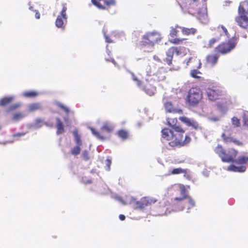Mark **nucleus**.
<instances>
[{"label": "nucleus", "instance_id": "obj_53", "mask_svg": "<svg viewBox=\"0 0 248 248\" xmlns=\"http://www.w3.org/2000/svg\"><path fill=\"white\" fill-rule=\"evenodd\" d=\"M172 48L174 49V53L176 55H179L181 54L180 51L177 47H171Z\"/></svg>", "mask_w": 248, "mask_h": 248}, {"label": "nucleus", "instance_id": "obj_8", "mask_svg": "<svg viewBox=\"0 0 248 248\" xmlns=\"http://www.w3.org/2000/svg\"><path fill=\"white\" fill-rule=\"evenodd\" d=\"M179 120L186 126L191 127V129L197 131L202 130L201 125L192 118L182 116L179 118Z\"/></svg>", "mask_w": 248, "mask_h": 248}, {"label": "nucleus", "instance_id": "obj_34", "mask_svg": "<svg viewBox=\"0 0 248 248\" xmlns=\"http://www.w3.org/2000/svg\"><path fill=\"white\" fill-rule=\"evenodd\" d=\"M44 122L43 119L37 118L35 120L34 123V128L39 129L42 126V123Z\"/></svg>", "mask_w": 248, "mask_h": 248}, {"label": "nucleus", "instance_id": "obj_18", "mask_svg": "<svg viewBox=\"0 0 248 248\" xmlns=\"http://www.w3.org/2000/svg\"><path fill=\"white\" fill-rule=\"evenodd\" d=\"M218 56L217 55H208L206 57L207 62L211 65H215L218 60Z\"/></svg>", "mask_w": 248, "mask_h": 248}, {"label": "nucleus", "instance_id": "obj_60", "mask_svg": "<svg viewBox=\"0 0 248 248\" xmlns=\"http://www.w3.org/2000/svg\"><path fill=\"white\" fill-rule=\"evenodd\" d=\"M83 182L84 183H85V184H91L92 183V181H91V180H90V179H88V180H84L83 179Z\"/></svg>", "mask_w": 248, "mask_h": 248}, {"label": "nucleus", "instance_id": "obj_3", "mask_svg": "<svg viewBox=\"0 0 248 248\" xmlns=\"http://www.w3.org/2000/svg\"><path fill=\"white\" fill-rule=\"evenodd\" d=\"M161 39V34L156 31L149 32L145 34L142 38V45L147 46L148 49L144 51L152 52L154 49V46Z\"/></svg>", "mask_w": 248, "mask_h": 248}, {"label": "nucleus", "instance_id": "obj_54", "mask_svg": "<svg viewBox=\"0 0 248 248\" xmlns=\"http://www.w3.org/2000/svg\"><path fill=\"white\" fill-rule=\"evenodd\" d=\"M27 132H19L13 135L14 137H21L24 136Z\"/></svg>", "mask_w": 248, "mask_h": 248}, {"label": "nucleus", "instance_id": "obj_52", "mask_svg": "<svg viewBox=\"0 0 248 248\" xmlns=\"http://www.w3.org/2000/svg\"><path fill=\"white\" fill-rule=\"evenodd\" d=\"M209 120L212 122H217L219 121V118L218 117L212 116L208 118Z\"/></svg>", "mask_w": 248, "mask_h": 248}, {"label": "nucleus", "instance_id": "obj_4", "mask_svg": "<svg viewBox=\"0 0 248 248\" xmlns=\"http://www.w3.org/2000/svg\"><path fill=\"white\" fill-rule=\"evenodd\" d=\"M202 93L198 88H191L188 92L187 96V101L190 105L197 104L202 99Z\"/></svg>", "mask_w": 248, "mask_h": 248}, {"label": "nucleus", "instance_id": "obj_58", "mask_svg": "<svg viewBox=\"0 0 248 248\" xmlns=\"http://www.w3.org/2000/svg\"><path fill=\"white\" fill-rule=\"evenodd\" d=\"M153 59L155 61L157 62H161L160 59L156 55L154 56Z\"/></svg>", "mask_w": 248, "mask_h": 248}, {"label": "nucleus", "instance_id": "obj_12", "mask_svg": "<svg viewBox=\"0 0 248 248\" xmlns=\"http://www.w3.org/2000/svg\"><path fill=\"white\" fill-rule=\"evenodd\" d=\"M164 108L166 112L177 113H181L182 110L174 108L172 103L170 102H164Z\"/></svg>", "mask_w": 248, "mask_h": 248}, {"label": "nucleus", "instance_id": "obj_39", "mask_svg": "<svg viewBox=\"0 0 248 248\" xmlns=\"http://www.w3.org/2000/svg\"><path fill=\"white\" fill-rule=\"evenodd\" d=\"M67 10V7H66L65 4H63L62 9V11L60 13V16L63 19H65V21H66L67 17L66 16V12Z\"/></svg>", "mask_w": 248, "mask_h": 248}, {"label": "nucleus", "instance_id": "obj_47", "mask_svg": "<svg viewBox=\"0 0 248 248\" xmlns=\"http://www.w3.org/2000/svg\"><path fill=\"white\" fill-rule=\"evenodd\" d=\"M114 199L115 200L118 201L120 202H121L123 205H126V204H128V203L124 201V200H123L122 199V198H121L120 197H119L118 195H116L114 197Z\"/></svg>", "mask_w": 248, "mask_h": 248}, {"label": "nucleus", "instance_id": "obj_64", "mask_svg": "<svg viewBox=\"0 0 248 248\" xmlns=\"http://www.w3.org/2000/svg\"><path fill=\"white\" fill-rule=\"evenodd\" d=\"M221 108H222V111H226L227 110V108L226 106L222 107V105L220 106Z\"/></svg>", "mask_w": 248, "mask_h": 248}, {"label": "nucleus", "instance_id": "obj_14", "mask_svg": "<svg viewBox=\"0 0 248 248\" xmlns=\"http://www.w3.org/2000/svg\"><path fill=\"white\" fill-rule=\"evenodd\" d=\"M127 72H128L131 76V78L135 84L140 89L143 88L142 82L136 76L134 73L128 69H126Z\"/></svg>", "mask_w": 248, "mask_h": 248}, {"label": "nucleus", "instance_id": "obj_40", "mask_svg": "<svg viewBox=\"0 0 248 248\" xmlns=\"http://www.w3.org/2000/svg\"><path fill=\"white\" fill-rule=\"evenodd\" d=\"M92 3L96 6L98 9L101 10H104L106 9L105 6L102 5L99 1L97 0H91Z\"/></svg>", "mask_w": 248, "mask_h": 248}, {"label": "nucleus", "instance_id": "obj_27", "mask_svg": "<svg viewBox=\"0 0 248 248\" xmlns=\"http://www.w3.org/2000/svg\"><path fill=\"white\" fill-rule=\"evenodd\" d=\"M186 190L184 186H180V193L181 195V197H176L174 200L176 201H182L186 197Z\"/></svg>", "mask_w": 248, "mask_h": 248}, {"label": "nucleus", "instance_id": "obj_62", "mask_svg": "<svg viewBox=\"0 0 248 248\" xmlns=\"http://www.w3.org/2000/svg\"><path fill=\"white\" fill-rule=\"evenodd\" d=\"M27 125L29 128H34V124H28Z\"/></svg>", "mask_w": 248, "mask_h": 248}, {"label": "nucleus", "instance_id": "obj_23", "mask_svg": "<svg viewBox=\"0 0 248 248\" xmlns=\"http://www.w3.org/2000/svg\"><path fill=\"white\" fill-rule=\"evenodd\" d=\"M56 127L57 131L56 132L57 135H60L64 132V126L62 122L59 118H56Z\"/></svg>", "mask_w": 248, "mask_h": 248}, {"label": "nucleus", "instance_id": "obj_20", "mask_svg": "<svg viewBox=\"0 0 248 248\" xmlns=\"http://www.w3.org/2000/svg\"><path fill=\"white\" fill-rule=\"evenodd\" d=\"M248 161V156L242 155L239 156L237 158L235 159L234 162L232 163H235L238 165H243L246 164Z\"/></svg>", "mask_w": 248, "mask_h": 248}, {"label": "nucleus", "instance_id": "obj_29", "mask_svg": "<svg viewBox=\"0 0 248 248\" xmlns=\"http://www.w3.org/2000/svg\"><path fill=\"white\" fill-rule=\"evenodd\" d=\"M73 134L74 136V140L76 144L78 145H81L82 141L81 140L80 135L78 134V130H75L73 132Z\"/></svg>", "mask_w": 248, "mask_h": 248}, {"label": "nucleus", "instance_id": "obj_28", "mask_svg": "<svg viewBox=\"0 0 248 248\" xmlns=\"http://www.w3.org/2000/svg\"><path fill=\"white\" fill-rule=\"evenodd\" d=\"M167 121L168 124L170 127V128H168L169 129L173 130L174 127L177 126V125H176V123L177 121V120L176 118L170 119V118H168L167 119Z\"/></svg>", "mask_w": 248, "mask_h": 248}, {"label": "nucleus", "instance_id": "obj_1", "mask_svg": "<svg viewBox=\"0 0 248 248\" xmlns=\"http://www.w3.org/2000/svg\"><path fill=\"white\" fill-rule=\"evenodd\" d=\"M161 132L163 139L172 140L169 143V145L172 147L184 146L188 144L191 140L190 138L188 136H186L185 140H182L185 131L180 126L174 127L173 130L165 128L162 130Z\"/></svg>", "mask_w": 248, "mask_h": 248}, {"label": "nucleus", "instance_id": "obj_2", "mask_svg": "<svg viewBox=\"0 0 248 248\" xmlns=\"http://www.w3.org/2000/svg\"><path fill=\"white\" fill-rule=\"evenodd\" d=\"M215 152L218 155L222 162L227 163L234 162L237 155V151L234 149L224 150L221 146L219 145L215 149Z\"/></svg>", "mask_w": 248, "mask_h": 248}, {"label": "nucleus", "instance_id": "obj_9", "mask_svg": "<svg viewBox=\"0 0 248 248\" xmlns=\"http://www.w3.org/2000/svg\"><path fill=\"white\" fill-rule=\"evenodd\" d=\"M187 10H188V13L190 14L195 15L197 13L199 15V17H202L205 20L207 18V10L205 3H204L201 8H197V5L195 6L193 8H192L191 7L189 9Z\"/></svg>", "mask_w": 248, "mask_h": 248}, {"label": "nucleus", "instance_id": "obj_63", "mask_svg": "<svg viewBox=\"0 0 248 248\" xmlns=\"http://www.w3.org/2000/svg\"><path fill=\"white\" fill-rule=\"evenodd\" d=\"M64 119V121H65V122L66 123V124H68V123H69V119H68V118L67 116H65L63 118Z\"/></svg>", "mask_w": 248, "mask_h": 248}, {"label": "nucleus", "instance_id": "obj_48", "mask_svg": "<svg viewBox=\"0 0 248 248\" xmlns=\"http://www.w3.org/2000/svg\"><path fill=\"white\" fill-rule=\"evenodd\" d=\"M184 39H180L179 38H174L170 40V42L174 44H180Z\"/></svg>", "mask_w": 248, "mask_h": 248}, {"label": "nucleus", "instance_id": "obj_21", "mask_svg": "<svg viewBox=\"0 0 248 248\" xmlns=\"http://www.w3.org/2000/svg\"><path fill=\"white\" fill-rule=\"evenodd\" d=\"M174 50L175 49L170 47L166 52L167 58L166 59V61L169 65H170L171 63L172 57L174 54Z\"/></svg>", "mask_w": 248, "mask_h": 248}, {"label": "nucleus", "instance_id": "obj_55", "mask_svg": "<svg viewBox=\"0 0 248 248\" xmlns=\"http://www.w3.org/2000/svg\"><path fill=\"white\" fill-rule=\"evenodd\" d=\"M217 41V40L215 38H212L211 39V40H210L209 41V44L210 46H211L212 45H213L215 42Z\"/></svg>", "mask_w": 248, "mask_h": 248}, {"label": "nucleus", "instance_id": "obj_19", "mask_svg": "<svg viewBox=\"0 0 248 248\" xmlns=\"http://www.w3.org/2000/svg\"><path fill=\"white\" fill-rule=\"evenodd\" d=\"M208 97L210 100H214L217 99L218 92L213 89H208L207 91Z\"/></svg>", "mask_w": 248, "mask_h": 248}, {"label": "nucleus", "instance_id": "obj_26", "mask_svg": "<svg viewBox=\"0 0 248 248\" xmlns=\"http://www.w3.org/2000/svg\"><path fill=\"white\" fill-rule=\"evenodd\" d=\"M92 134L97 138L98 139L102 140H104L106 139V138L101 135L98 131H96L94 128L93 127H90Z\"/></svg>", "mask_w": 248, "mask_h": 248}, {"label": "nucleus", "instance_id": "obj_5", "mask_svg": "<svg viewBox=\"0 0 248 248\" xmlns=\"http://www.w3.org/2000/svg\"><path fill=\"white\" fill-rule=\"evenodd\" d=\"M165 78V71L163 67L159 68L157 71L152 74L151 72H147L146 77H145L146 82H149L150 81H161L164 80Z\"/></svg>", "mask_w": 248, "mask_h": 248}, {"label": "nucleus", "instance_id": "obj_49", "mask_svg": "<svg viewBox=\"0 0 248 248\" xmlns=\"http://www.w3.org/2000/svg\"><path fill=\"white\" fill-rule=\"evenodd\" d=\"M83 157L84 160L87 161L89 159V152L87 150H84L83 152Z\"/></svg>", "mask_w": 248, "mask_h": 248}, {"label": "nucleus", "instance_id": "obj_57", "mask_svg": "<svg viewBox=\"0 0 248 248\" xmlns=\"http://www.w3.org/2000/svg\"><path fill=\"white\" fill-rule=\"evenodd\" d=\"M34 12H36V13H35V17L37 19H39L40 17V13L37 10H35Z\"/></svg>", "mask_w": 248, "mask_h": 248}, {"label": "nucleus", "instance_id": "obj_25", "mask_svg": "<svg viewBox=\"0 0 248 248\" xmlns=\"http://www.w3.org/2000/svg\"><path fill=\"white\" fill-rule=\"evenodd\" d=\"M29 111H34L42 109L41 105L39 103L30 104L28 106Z\"/></svg>", "mask_w": 248, "mask_h": 248}, {"label": "nucleus", "instance_id": "obj_22", "mask_svg": "<svg viewBox=\"0 0 248 248\" xmlns=\"http://www.w3.org/2000/svg\"><path fill=\"white\" fill-rule=\"evenodd\" d=\"M15 98V96L14 95L7 96L1 98L0 100V106H4L12 102Z\"/></svg>", "mask_w": 248, "mask_h": 248}, {"label": "nucleus", "instance_id": "obj_32", "mask_svg": "<svg viewBox=\"0 0 248 248\" xmlns=\"http://www.w3.org/2000/svg\"><path fill=\"white\" fill-rule=\"evenodd\" d=\"M27 116V114L24 112H19L15 113L13 115V120L16 121H18Z\"/></svg>", "mask_w": 248, "mask_h": 248}, {"label": "nucleus", "instance_id": "obj_35", "mask_svg": "<svg viewBox=\"0 0 248 248\" xmlns=\"http://www.w3.org/2000/svg\"><path fill=\"white\" fill-rule=\"evenodd\" d=\"M118 136L123 140H125L128 137L127 132L124 130H120L118 132Z\"/></svg>", "mask_w": 248, "mask_h": 248}, {"label": "nucleus", "instance_id": "obj_43", "mask_svg": "<svg viewBox=\"0 0 248 248\" xmlns=\"http://www.w3.org/2000/svg\"><path fill=\"white\" fill-rule=\"evenodd\" d=\"M105 4L107 6H115L116 4V0H106L105 1Z\"/></svg>", "mask_w": 248, "mask_h": 248}, {"label": "nucleus", "instance_id": "obj_41", "mask_svg": "<svg viewBox=\"0 0 248 248\" xmlns=\"http://www.w3.org/2000/svg\"><path fill=\"white\" fill-rule=\"evenodd\" d=\"M243 121L244 124L248 126V111H244L243 112Z\"/></svg>", "mask_w": 248, "mask_h": 248}, {"label": "nucleus", "instance_id": "obj_30", "mask_svg": "<svg viewBox=\"0 0 248 248\" xmlns=\"http://www.w3.org/2000/svg\"><path fill=\"white\" fill-rule=\"evenodd\" d=\"M54 104L57 105L58 107L61 108L62 110L65 111L67 114L69 113L70 111L69 108L66 106H64L62 103L58 101H55Z\"/></svg>", "mask_w": 248, "mask_h": 248}, {"label": "nucleus", "instance_id": "obj_38", "mask_svg": "<svg viewBox=\"0 0 248 248\" xmlns=\"http://www.w3.org/2000/svg\"><path fill=\"white\" fill-rule=\"evenodd\" d=\"M199 74H201V73L196 69L192 70L190 72V76L195 78L199 79L201 78L199 76H198Z\"/></svg>", "mask_w": 248, "mask_h": 248}, {"label": "nucleus", "instance_id": "obj_15", "mask_svg": "<svg viewBox=\"0 0 248 248\" xmlns=\"http://www.w3.org/2000/svg\"><path fill=\"white\" fill-rule=\"evenodd\" d=\"M114 128V125L109 122H105L103 124L101 127L102 131H104L107 133L111 132Z\"/></svg>", "mask_w": 248, "mask_h": 248}, {"label": "nucleus", "instance_id": "obj_59", "mask_svg": "<svg viewBox=\"0 0 248 248\" xmlns=\"http://www.w3.org/2000/svg\"><path fill=\"white\" fill-rule=\"evenodd\" d=\"M221 28H222L223 31H224V32L225 33V34L227 36H228V31H227V30L226 29V28L223 26H222Z\"/></svg>", "mask_w": 248, "mask_h": 248}, {"label": "nucleus", "instance_id": "obj_31", "mask_svg": "<svg viewBox=\"0 0 248 248\" xmlns=\"http://www.w3.org/2000/svg\"><path fill=\"white\" fill-rule=\"evenodd\" d=\"M180 28L182 29L183 33L186 35L194 34L196 31V30L194 28H182L181 27H180Z\"/></svg>", "mask_w": 248, "mask_h": 248}, {"label": "nucleus", "instance_id": "obj_33", "mask_svg": "<svg viewBox=\"0 0 248 248\" xmlns=\"http://www.w3.org/2000/svg\"><path fill=\"white\" fill-rule=\"evenodd\" d=\"M63 20L60 16H58L55 21V25L57 27L61 28L63 25Z\"/></svg>", "mask_w": 248, "mask_h": 248}, {"label": "nucleus", "instance_id": "obj_11", "mask_svg": "<svg viewBox=\"0 0 248 248\" xmlns=\"http://www.w3.org/2000/svg\"><path fill=\"white\" fill-rule=\"evenodd\" d=\"M154 82L152 80L151 81L146 82V83L143 85V88H141V89L150 96L154 95L156 91L155 87L153 85Z\"/></svg>", "mask_w": 248, "mask_h": 248}, {"label": "nucleus", "instance_id": "obj_17", "mask_svg": "<svg viewBox=\"0 0 248 248\" xmlns=\"http://www.w3.org/2000/svg\"><path fill=\"white\" fill-rule=\"evenodd\" d=\"M222 137L223 140L227 142H233L238 145H241V143L239 140L232 137L226 136L225 133L222 134Z\"/></svg>", "mask_w": 248, "mask_h": 248}, {"label": "nucleus", "instance_id": "obj_46", "mask_svg": "<svg viewBox=\"0 0 248 248\" xmlns=\"http://www.w3.org/2000/svg\"><path fill=\"white\" fill-rule=\"evenodd\" d=\"M111 163V159H110L109 158H107L105 160L106 170H110V167Z\"/></svg>", "mask_w": 248, "mask_h": 248}, {"label": "nucleus", "instance_id": "obj_56", "mask_svg": "<svg viewBox=\"0 0 248 248\" xmlns=\"http://www.w3.org/2000/svg\"><path fill=\"white\" fill-rule=\"evenodd\" d=\"M43 123L47 127H52L53 126V124L49 123L48 122H44V121Z\"/></svg>", "mask_w": 248, "mask_h": 248}, {"label": "nucleus", "instance_id": "obj_7", "mask_svg": "<svg viewBox=\"0 0 248 248\" xmlns=\"http://www.w3.org/2000/svg\"><path fill=\"white\" fill-rule=\"evenodd\" d=\"M246 12L244 7L240 4L238 8L239 16L236 17L235 21L237 24L244 29L248 26V17L245 15Z\"/></svg>", "mask_w": 248, "mask_h": 248}, {"label": "nucleus", "instance_id": "obj_61", "mask_svg": "<svg viewBox=\"0 0 248 248\" xmlns=\"http://www.w3.org/2000/svg\"><path fill=\"white\" fill-rule=\"evenodd\" d=\"M125 218V216L124 215H119V219L121 220H124Z\"/></svg>", "mask_w": 248, "mask_h": 248}, {"label": "nucleus", "instance_id": "obj_16", "mask_svg": "<svg viewBox=\"0 0 248 248\" xmlns=\"http://www.w3.org/2000/svg\"><path fill=\"white\" fill-rule=\"evenodd\" d=\"M186 170L183 169L182 168H175L173 169L171 171H169L166 175H170V174H178L180 173H185L184 177L188 178V175L186 174Z\"/></svg>", "mask_w": 248, "mask_h": 248}, {"label": "nucleus", "instance_id": "obj_42", "mask_svg": "<svg viewBox=\"0 0 248 248\" xmlns=\"http://www.w3.org/2000/svg\"><path fill=\"white\" fill-rule=\"evenodd\" d=\"M188 202L189 204V206L187 208V212H189V210L190 208L194 207L195 205L194 201L190 197H188Z\"/></svg>", "mask_w": 248, "mask_h": 248}, {"label": "nucleus", "instance_id": "obj_37", "mask_svg": "<svg viewBox=\"0 0 248 248\" xmlns=\"http://www.w3.org/2000/svg\"><path fill=\"white\" fill-rule=\"evenodd\" d=\"M231 121H232V124L234 126V127H238L240 126V120L239 119H238L237 117H233L232 119H231Z\"/></svg>", "mask_w": 248, "mask_h": 248}, {"label": "nucleus", "instance_id": "obj_13", "mask_svg": "<svg viewBox=\"0 0 248 248\" xmlns=\"http://www.w3.org/2000/svg\"><path fill=\"white\" fill-rule=\"evenodd\" d=\"M228 171L236 172H244L246 170V167L244 165L236 166L234 165H231L227 169Z\"/></svg>", "mask_w": 248, "mask_h": 248}, {"label": "nucleus", "instance_id": "obj_44", "mask_svg": "<svg viewBox=\"0 0 248 248\" xmlns=\"http://www.w3.org/2000/svg\"><path fill=\"white\" fill-rule=\"evenodd\" d=\"M20 103H16L15 104H13L12 105H11L8 108V112H10L11 111H12L14 109H15L16 108H17L18 107H19L20 106Z\"/></svg>", "mask_w": 248, "mask_h": 248}, {"label": "nucleus", "instance_id": "obj_24", "mask_svg": "<svg viewBox=\"0 0 248 248\" xmlns=\"http://www.w3.org/2000/svg\"><path fill=\"white\" fill-rule=\"evenodd\" d=\"M39 93L34 91H26L22 93V95L26 98H33L38 96Z\"/></svg>", "mask_w": 248, "mask_h": 248}, {"label": "nucleus", "instance_id": "obj_10", "mask_svg": "<svg viewBox=\"0 0 248 248\" xmlns=\"http://www.w3.org/2000/svg\"><path fill=\"white\" fill-rule=\"evenodd\" d=\"M131 202H135L138 207L140 209H144L145 207L150 205L156 201L154 198L148 197L143 198L140 201H136L133 197H131Z\"/></svg>", "mask_w": 248, "mask_h": 248}, {"label": "nucleus", "instance_id": "obj_51", "mask_svg": "<svg viewBox=\"0 0 248 248\" xmlns=\"http://www.w3.org/2000/svg\"><path fill=\"white\" fill-rule=\"evenodd\" d=\"M105 60L107 61V62H111L115 66H117L118 67V65H117V63L115 61V60L111 58L110 59H108V58H105Z\"/></svg>", "mask_w": 248, "mask_h": 248}, {"label": "nucleus", "instance_id": "obj_6", "mask_svg": "<svg viewBox=\"0 0 248 248\" xmlns=\"http://www.w3.org/2000/svg\"><path fill=\"white\" fill-rule=\"evenodd\" d=\"M237 43L236 38L232 37L220 45L218 47V51L222 54H227L235 47Z\"/></svg>", "mask_w": 248, "mask_h": 248}, {"label": "nucleus", "instance_id": "obj_50", "mask_svg": "<svg viewBox=\"0 0 248 248\" xmlns=\"http://www.w3.org/2000/svg\"><path fill=\"white\" fill-rule=\"evenodd\" d=\"M103 32L106 42L108 43H112V40L110 39L108 35H107L106 32L104 31H103Z\"/></svg>", "mask_w": 248, "mask_h": 248}, {"label": "nucleus", "instance_id": "obj_45", "mask_svg": "<svg viewBox=\"0 0 248 248\" xmlns=\"http://www.w3.org/2000/svg\"><path fill=\"white\" fill-rule=\"evenodd\" d=\"M171 30L170 31V35L171 37H173L175 36H177V31L175 28L173 27H171Z\"/></svg>", "mask_w": 248, "mask_h": 248}, {"label": "nucleus", "instance_id": "obj_36", "mask_svg": "<svg viewBox=\"0 0 248 248\" xmlns=\"http://www.w3.org/2000/svg\"><path fill=\"white\" fill-rule=\"evenodd\" d=\"M80 146L81 145L76 144V146L72 149L71 152V154L74 155L79 154L81 151Z\"/></svg>", "mask_w": 248, "mask_h": 248}]
</instances>
